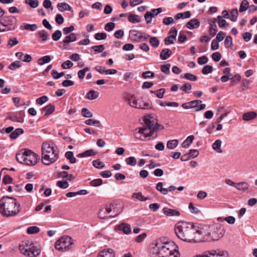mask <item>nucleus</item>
<instances>
[{
	"instance_id": "obj_1",
	"label": "nucleus",
	"mask_w": 257,
	"mask_h": 257,
	"mask_svg": "<svg viewBox=\"0 0 257 257\" xmlns=\"http://www.w3.org/2000/svg\"><path fill=\"white\" fill-rule=\"evenodd\" d=\"M174 230L179 238L189 242H200L203 234L200 227L187 222H178Z\"/></svg>"
},
{
	"instance_id": "obj_2",
	"label": "nucleus",
	"mask_w": 257,
	"mask_h": 257,
	"mask_svg": "<svg viewBox=\"0 0 257 257\" xmlns=\"http://www.w3.org/2000/svg\"><path fill=\"white\" fill-rule=\"evenodd\" d=\"M178 248L173 241L159 239L151 245L150 253L153 257H179Z\"/></svg>"
},
{
	"instance_id": "obj_3",
	"label": "nucleus",
	"mask_w": 257,
	"mask_h": 257,
	"mask_svg": "<svg viewBox=\"0 0 257 257\" xmlns=\"http://www.w3.org/2000/svg\"><path fill=\"white\" fill-rule=\"evenodd\" d=\"M21 205L16 199L4 196L0 199V213L6 217L16 216L20 211Z\"/></svg>"
},
{
	"instance_id": "obj_4",
	"label": "nucleus",
	"mask_w": 257,
	"mask_h": 257,
	"mask_svg": "<svg viewBox=\"0 0 257 257\" xmlns=\"http://www.w3.org/2000/svg\"><path fill=\"white\" fill-rule=\"evenodd\" d=\"M200 231L203 232L200 242L218 240L224 234V229L220 224L212 225L208 229L200 227Z\"/></svg>"
},
{
	"instance_id": "obj_5",
	"label": "nucleus",
	"mask_w": 257,
	"mask_h": 257,
	"mask_svg": "<svg viewBox=\"0 0 257 257\" xmlns=\"http://www.w3.org/2000/svg\"><path fill=\"white\" fill-rule=\"evenodd\" d=\"M41 150L42 162L44 165H49L55 162L58 158V152L54 149L52 143H44Z\"/></svg>"
},
{
	"instance_id": "obj_6",
	"label": "nucleus",
	"mask_w": 257,
	"mask_h": 257,
	"mask_svg": "<svg viewBox=\"0 0 257 257\" xmlns=\"http://www.w3.org/2000/svg\"><path fill=\"white\" fill-rule=\"evenodd\" d=\"M16 159L21 164L28 166H34L38 162L39 156L30 150L24 149L17 154Z\"/></svg>"
},
{
	"instance_id": "obj_7",
	"label": "nucleus",
	"mask_w": 257,
	"mask_h": 257,
	"mask_svg": "<svg viewBox=\"0 0 257 257\" xmlns=\"http://www.w3.org/2000/svg\"><path fill=\"white\" fill-rule=\"evenodd\" d=\"M142 127L147 130L146 131L150 133V136H155L157 134L155 133L156 132L164 129V126L158 123L157 117L153 114H149L145 116Z\"/></svg>"
},
{
	"instance_id": "obj_8",
	"label": "nucleus",
	"mask_w": 257,
	"mask_h": 257,
	"mask_svg": "<svg viewBox=\"0 0 257 257\" xmlns=\"http://www.w3.org/2000/svg\"><path fill=\"white\" fill-rule=\"evenodd\" d=\"M19 250L23 254L29 257H35L40 253L37 247L29 240L22 241L19 245Z\"/></svg>"
},
{
	"instance_id": "obj_9",
	"label": "nucleus",
	"mask_w": 257,
	"mask_h": 257,
	"mask_svg": "<svg viewBox=\"0 0 257 257\" xmlns=\"http://www.w3.org/2000/svg\"><path fill=\"white\" fill-rule=\"evenodd\" d=\"M126 101L130 106L142 109H149L152 108V104L149 102H144L142 98H139L135 95L127 96Z\"/></svg>"
},
{
	"instance_id": "obj_10",
	"label": "nucleus",
	"mask_w": 257,
	"mask_h": 257,
	"mask_svg": "<svg viewBox=\"0 0 257 257\" xmlns=\"http://www.w3.org/2000/svg\"><path fill=\"white\" fill-rule=\"evenodd\" d=\"M129 35L132 40L137 42L146 41L150 38L149 34L135 30L130 31Z\"/></svg>"
},
{
	"instance_id": "obj_11",
	"label": "nucleus",
	"mask_w": 257,
	"mask_h": 257,
	"mask_svg": "<svg viewBox=\"0 0 257 257\" xmlns=\"http://www.w3.org/2000/svg\"><path fill=\"white\" fill-rule=\"evenodd\" d=\"M3 21L7 30L12 31L15 29L17 25V20L14 16H6L3 18Z\"/></svg>"
},
{
	"instance_id": "obj_12",
	"label": "nucleus",
	"mask_w": 257,
	"mask_h": 257,
	"mask_svg": "<svg viewBox=\"0 0 257 257\" xmlns=\"http://www.w3.org/2000/svg\"><path fill=\"white\" fill-rule=\"evenodd\" d=\"M146 128L143 127H140L139 130L135 133V137L136 139L144 141L147 138L151 137L150 133L146 131ZM157 136V134H156L155 136H152L153 138H156Z\"/></svg>"
},
{
	"instance_id": "obj_13",
	"label": "nucleus",
	"mask_w": 257,
	"mask_h": 257,
	"mask_svg": "<svg viewBox=\"0 0 257 257\" xmlns=\"http://www.w3.org/2000/svg\"><path fill=\"white\" fill-rule=\"evenodd\" d=\"M202 254L203 257H227V255L223 251L218 250L212 249L206 250Z\"/></svg>"
},
{
	"instance_id": "obj_14",
	"label": "nucleus",
	"mask_w": 257,
	"mask_h": 257,
	"mask_svg": "<svg viewBox=\"0 0 257 257\" xmlns=\"http://www.w3.org/2000/svg\"><path fill=\"white\" fill-rule=\"evenodd\" d=\"M111 211V209L110 207H106L100 209L98 213V216L99 218L102 219H107L108 218H111L114 217L117 215V214H115L113 216H109L108 217L107 216V215Z\"/></svg>"
},
{
	"instance_id": "obj_15",
	"label": "nucleus",
	"mask_w": 257,
	"mask_h": 257,
	"mask_svg": "<svg viewBox=\"0 0 257 257\" xmlns=\"http://www.w3.org/2000/svg\"><path fill=\"white\" fill-rule=\"evenodd\" d=\"M162 211L163 213L168 217H178L180 215V212L176 209H173L168 207H164Z\"/></svg>"
},
{
	"instance_id": "obj_16",
	"label": "nucleus",
	"mask_w": 257,
	"mask_h": 257,
	"mask_svg": "<svg viewBox=\"0 0 257 257\" xmlns=\"http://www.w3.org/2000/svg\"><path fill=\"white\" fill-rule=\"evenodd\" d=\"M116 229L118 230H121L126 234H128L131 232V226L128 224L122 223L116 227Z\"/></svg>"
},
{
	"instance_id": "obj_17",
	"label": "nucleus",
	"mask_w": 257,
	"mask_h": 257,
	"mask_svg": "<svg viewBox=\"0 0 257 257\" xmlns=\"http://www.w3.org/2000/svg\"><path fill=\"white\" fill-rule=\"evenodd\" d=\"M97 257H115V253L111 248H108L101 251Z\"/></svg>"
},
{
	"instance_id": "obj_18",
	"label": "nucleus",
	"mask_w": 257,
	"mask_h": 257,
	"mask_svg": "<svg viewBox=\"0 0 257 257\" xmlns=\"http://www.w3.org/2000/svg\"><path fill=\"white\" fill-rule=\"evenodd\" d=\"M16 56L20 60L25 62H30L32 60V57L29 54L24 55L23 52H19L16 53Z\"/></svg>"
},
{
	"instance_id": "obj_19",
	"label": "nucleus",
	"mask_w": 257,
	"mask_h": 257,
	"mask_svg": "<svg viewBox=\"0 0 257 257\" xmlns=\"http://www.w3.org/2000/svg\"><path fill=\"white\" fill-rule=\"evenodd\" d=\"M216 19H213L210 20L211 23L209 24V34L212 36H214L217 32V26L215 24Z\"/></svg>"
},
{
	"instance_id": "obj_20",
	"label": "nucleus",
	"mask_w": 257,
	"mask_h": 257,
	"mask_svg": "<svg viewBox=\"0 0 257 257\" xmlns=\"http://www.w3.org/2000/svg\"><path fill=\"white\" fill-rule=\"evenodd\" d=\"M200 26L199 21L196 19H193L190 20L186 24V27L189 29L197 28Z\"/></svg>"
},
{
	"instance_id": "obj_21",
	"label": "nucleus",
	"mask_w": 257,
	"mask_h": 257,
	"mask_svg": "<svg viewBox=\"0 0 257 257\" xmlns=\"http://www.w3.org/2000/svg\"><path fill=\"white\" fill-rule=\"evenodd\" d=\"M55 248L59 251H63L64 248V238L63 236L60 237L55 243Z\"/></svg>"
},
{
	"instance_id": "obj_22",
	"label": "nucleus",
	"mask_w": 257,
	"mask_h": 257,
	"mask_svg": "<svg viewBox=\"0 0 257 257\" xmlns=\"http://www.w3.org/2000/svg\"><path fill=\"white\" fill-rule=\"evenodd\" d=\"M74 241L71 236H65V251L71 250L73 248Z\"/></svg>"
},
{
	"instance_id": "obj_23",
	"label": "nucleus",
	"mask_w": 257,
	"mask_h": 257,
	"mask_svg": "<svg viewBox=\"0 0 257 257\" xmlns=\"http://www.w3.org/2000/svg\"><path fill=\"white\" fill-rule=\"evenodd\" d=\"M257 115V114L254 111H249L244 113L242 115V119L245 121H249L254 118Z\"/></svg>"
},
{
	"instance_id": "obj_24",
	"label": "nucleus",
	"mask_w": 257,
	"mask_h": 257,
	"mask_svg": "<svg viewBox=\"0 0 257 257\" xmlns=\"http://www.w3.org/2000/svg\"><path fill=\"white\" fill-rule=\"evenodd\" d=\"M172 51L169 49H164L160 53V57L162 60H166L172 54Z\"/></svg>"
},
{
	"instance_id": "obj_25",
	"label": "nucleus",
	"mask_w": 257,
	"mask_h": 257,
	"mask_svg": "<svg viewBox=\"0 0 257 257\" xmlns=\"http://www.w3.org/2000/svg\"><path fill=\"white\" fill-rule=\"evenodd\" d=\"M249 187V184L245 182H242L236 183L235 188L238 190L245 191L247 190Z\"/></svg>"
},
{
	"instance_id": "obj_26",
	"label": "nucleus",
	"mask_w": 257,
	"mask_h": 257,
	"mask_svg": "<svg viewBox=\"0 0 257 257\" xmlns=\"http://www.w3.org/2000/svg\"><path fill=\"white\" fill-rule=\"evenodd\" d=\"M55 109V106L54 105L49 104L46 106L43 107L42 109V110L44 112H45L44 115H49L51 114H52Z\"/></svg>"
},
{
	"instance_id": "obj_27",
	"label": "nucleus",
	"mask_w": 257,
	"mask_h": 257,
	"mask_svg": "<svg viewBox=\"0 0 257 257\" xmlns=\"http://www.w3.org/2000/svg\"><path fill=\"white\" fill-rule=\"evenodd\" d=\"M197 102H202V101L201 100H195L189 102L184 103L182 104V107L184 109L193 108L195 106L194 104Z\"/></svg>"
},
{
	"instance_id": "obj_28",
	"label": "nucleus",
	"mask_w": 257,
	"mask_h": 257,
	"mask_svg": "<svg viewBox=\"0 0 257 257\" xmlns=\"http://www.w3.org/2000/svg\"><path fill=\"white\" fill-rule=\"evenodd\" d=\"M222 142L220 140H217L212 145V148L214 150L219 153H222V150L221 149Z\"/></svg>"
},
{
	"instance_id": "obj_29",
	"label": "nucleus",
	"mask_w": 257,
	"mask_h": 257,
	"mask_svg": "<svg viewBox=\"0 0 257 257\" xmlns=\"http://www.w3.org/2000/svg\"><path fill=\"white\" fill-rule=\"evenodd\" d=\"M194 139V137L193 135L188 136L186 140L183 142L182 146L183 148H187L192 143Z\"/></svg>"
},
{
	"instance_id": "obj_30",
	"label": "nucleus",
	"mask_w": 257,
	"mask_h": 257,
	"mask_svg": "<svg viewBox=\"0 0 257 257\" xmlns=\"http://www.w3.org/2000/svg\"><path fill=\"white\" fill-rule=\"evenodd\" d=\"M65 158L69 160L71 164H74L76 162V159L74 156L73 152L67 151L65 153Z\"/></svg>"
},
{
	"instance_id": "obj_31",
	"label": "nucleus",
	"mask_w": 257,
	"mask_h": 257,
	"mask_svg": "<svg viewBox=\"0 0 257 257\" xmlns=\"http://www.w3.org/2000/svg\"><path fill=\"white\" fill-rule=\"evenodd\" d=\"M163 184L162 182H159L156 185V190L159 191L162 194L167 195L168 193L167 188H163Z\"/></svg>"
},
{
	"instance_id": "obj_32",
	"label": "nucleus",
	"mask_w": 257,
	"mask_h": 257,
	"mask_svg": "<svg viewBox=\"0 0 257 257\" xmlns=\"http://www.w3.org/2000/svg\"><path fill=\"white\" fill-rule=\"evenodd\" d=\"M99 96V92L93 90H90L87 94L86 97L90 100L96 99Z\"/></svg>"
},
{
	"instance_id": "obj_33",
	"label": "nucleus",
	"mask_w": 257,
	"mask_h": 257,
	"mask_svg": "<svg viewBox=\"0 0 257 257\" xmlns=\"http://www.w3.org/2000/svg\"><path fill=\"white\" fill-rule=\"evenodd\" d=\"M179 142L178 140H172L168 141L167 143V147L171 150L175 149L178 145Z\"/></svg>"
},
{
	"instance_id": "obj_34",
	"label": "nucleus",
	"mask_w": 257,
	"mask_h": 257,
	"mask_svg": "<svg viewBox=\"0 0 257 257\" xmlns=\"http://www.w3.org/2000/svg\"><path fill=\"white\" fill-rule=\"evenodd\" d=\"M22 66V63L19 61H15L11 63L9 66L8 68L12 71H15V70L20 68Z\"/></svg>"
},
{
	"instance_id": "obj_35",
	"label": "nucleus",
	"mask_w": 257,
	"mask_h": 257,
	"mask_svg": "<svg viewBox=\"0 0 257 257\" xmlns=\"http://www.w3.org/2000/svg\"><path fill=\"white\" fill-rule=\"evenodd\" d=\"M24 133L22 128H17L10 134V138L12 139H16L20 135Z\"/></svg>"
},
{
	"instance_id": "obj_36",
	"label": "nucleus",
	"mask_w": 257,
	"mask_h": 257,
	"mask_svg": "<svg viewBox=\"0 0 257 257\" xmlns=\"http://www.w3.org/2000/svg\"><path fill=\"white\" fill-rule=\"evenodd\" d=\"M51 59L50 56H45L38 60V63L40 65H43L46 63H48L50 62Z\"/></svg>"
},
{
	"instance_id": "obj_37",
	"label": "nucleus",
	"mask_w": 257,
	"mask_h": 257,
	"mask_svg": "<svg viewBox=\"0 0 257 257\" xmlns=\"http://www.w3.org/2000/svg\"><path fill=\"white\" fill-rule=\"evenodd\" d=\"M132 197L141 201H144L149 199V198L144 197L141 192L133 193Z\"/></svg>"
},
{
	"instance_id": "obj_38",
	"label": "nucleus",
	"mask_w": 257,
	"mask_h": 257,
	"mask_svg": "<svg viewBox=\"0 0 257 257\" xmlns=\"http://www.w3.org/2000/svg\"><path fill=\"white\" fill-rule=\"evenodd\" d=\"M149 42L151 45L155 48L158 47L160 44L159 40L156 37H150Z\"/></svg>"
},
{
	"instance_id": "obj_39",
	"label": "nucleus",
	"mask_w": 257,
	"mask_h": 257,
	"mask_svg": "<svg viewBox=\"0 0 257 257\" xmlns=\"http://www.w3.org/2000/svg\"><path fill=\"white\" fill-rule=\"evenodd\" d=\"M76 40V37L74 33H71L69 35L65 36V43L73 42Z\"/></svg>"
},
{
	"instance_id": "obj_40",
	"label": "nucleus",
	"mask_w": 257,
	"mask_h": 257,
	"mask_svg": "<svg viewBox=\"0 0 257 257\" xmlns=\"http://www.w3.org/2000/svg\"><path fill=\"white\" fill-rule=\"evenodd\" d=\"M181 78H184L188 80L195 81L197 80V77L190 73H185L184 76H181Z\"/></svg>"
},
{
	"instance_id": "obj_41",
	"label": "nucleus",
	"mask_w": 257,
	"mask_h": 257,
	"mask_svg": "<svg viewBox=\"0 0 257 257\" xmlns=\"http://www.w3.org/2000/svg\"><path fill=\"white\" fill-rule=\"evenodd\" d=\"M85 123L88 125H94L96 126H99L100 124V121L97 120L93 119H88L85 120Z\"/></svg>"
},
{
	"instance_id": "obj_42",
	"label": "nucleus",
	"mask_w": 257,
	"mask_h": 257,
	"mask_svg": "<svg viewBox=\"0 0 257 257\" xmlns=\"http://www.w3.org/2000/svg\"><path fill=\"white\" fill-rule=\"evenodd\" d=\"M40 229L38 227L33 226L28 227L27 230V232L29 234H32L38 233Z\"/></svg>"
},
{
	"instance_id": "obj_43",
	"label": "nucleus",
	"mask_w": 257,
	"mask_h": 257,
	"mask_svg": "<svg viewBox=\"0 0 257 257\" xmlns=\"http://www.w3.org/2000/svg\"><path fill=\"white\" fill-rule=\"evenodd\" d=\"M217 220L218 221L225 220L228 223L230 224H232L234 223L235 221V218L234 217H233V216H229L226 217H225V218H224L223 219H222L221 218H218L217 219Z\"/></svg>"
},
{
	"instance_id": "obj_44",
	"label": "nucleus",
	"mask_w": 257,
	"mask_h": 257,
	"mask_svg": "<svg viewBox=\"0 0 257 257\" xmlns=\"http://www.w3.org/2000/svg\"><path fill=\"white\" fill-rule=\"evenodd\" d=\"M126 163L130 166H135L137 164V160L134 157H130L125 159Z\"/></svg>"
},
{
	"instance_id": "obj_45",
	"label": "nucleus",
	"mask_w": 257,
	"mask_h": 257,
	"mask_svg": "<svg viewBox=\"0 0 257 257\" xmlns=\"http://www.w3.org/2000/svg\"><path fill=\"white\" fill-rule=\"evenodd\" d=\"M51 75L54 79H57L64 76V72H61L59 73L56 70H53L51 72Z\"/></svg>"
},
{
	"instance_id": "obj_46",
	"label": "nucleus",
	"mask_w": 257,
	"mask_h": 257,
	"mask_svg": "<svg viewBox=\"0 0 257 257\" xmlns=\"http://www.w3.org/2000/svg\"><path fill=\"white\" fill-rule=\"evenodd\" d=\"M74 176L72 174H69L65 171V189L67 188L69 185L67 182L68 181H72L74 179Z\"/></svg>"
},
{
	"instance_id": "obj_47",
	"label": "nucleus",
	"mask_w": 257,
	"mask_h": 257,
	"mask_svg": "<svg viewBox=\"0 0 257 257\" xmlns=\"http://www.w3.org/2000/svg\"><path fill=\"white\" fill-rule=\"evenodd\" d=\"M93 166L97 169H102L104 167V164L102 162L98 160H94L92 162Z\"/></svg>"
},
{
	"instance_id": "obj_48",
	"label": "nucleus",
	"mask_w": 257,
	"mask_h": 257,
	"mask_svg": "<svg viewBox=\"0 0 257 257\" xmlns=\"http://www.w3.org/2000/svg\"><path fill=\"white\" fill-rule=\"evenodd\" d=\"M102 180L101 179H97L92 180L90 182V184L93 187H97L100 186L102 184Z\"/></svg>"
},
{
	"instance_id": "obj_49",
	"label": "nucleus",
	"mask_w": 257,
	"mask_h": 257,
	"mask_svg": "<svg viewBox=\"0 0 257 257\" xmlns=\"http://www.w3.org/2000/svg\"><path fill=\"white\" fill-rule=\"evenodd\" d=\"M231 80V82L230 83V86H233L234 85V83H238L240 81L241 77L239 74H235L234 77H232L230 78Z\"/></svg>"
},
{
	"instance_id": "obj_50",
	"label": "nucleus",
	"mask_w": 257,
	"mask_h": 257,
	"mask_svg": "<svg viewBox=\"0 0 257 257\" xmlns=\"http://www.w3.org/2000/svg\"><path fill=\"white\" fill-rule=\"evenodd\" d=\"M232 45V39L230 36H227L224 41V46L225 48H229Z\"/></svg>"
},
{
	"instance_id": "obj_51",
	"label": "nucleus",
	"mask_w": 257,
	"mask_h": 257,
	"mask_svg": "<svg viewBox=\"0 0 257 257\" xmlns=\"http://www.w3.org/2000/svg\"><path fill=\"white\" fill-rule=\"evenodd\" d=\"M231 17L230 20L232 22L236 21L238 17V11L237 9H233L230 12Z\"/></svg>"
},
{
	"instance_id": "obj_52",
	"label": "nucleus",
	"mask_w": 257,
	"mask_h": 257,
	"mask_svg": "<svg viewBox=\"0 0 257 257\" xmlns=\"http://www.w3.org/2000/svg\"><path fill=\"white\" fill-rule=\"evenodd\" d=\"M89 70V68L88 67H85L84 69L80 70L78 72V76L79 79H83L85 73L86 72Z\"/></svg>"
},
{
	"instance_id": "obj_53",
	"label": "nucleus",
	"mask_w": 257,
	"mask_h": 257,
	"mask_svg": "<svg viewBox=\"0 0 257 257\" xmlns=\"http://www.w3.org/2000/svg\"><path fill=\"white\" fill-rule=\"evenodd\" d=\"M248 6V1H242L240 8H239V12H243L247 10Z\"/></svg>"
},
{
	"instance_id": "obj_54",
	"label": "nucleus",
	"mask_w": 257,
	"mask_h": 257,
	"mask_svg": "<svg viewBox=\"0 0 257 257\" xmlns=\"http://www.w3.org/2000/svg\"><path fill=\"white\" fill-rule=\"evenodd\" d=\"M213 70V67L210 65H205L202 69V73L203 74H208Z\"/></svg>"
},
{
	"instance_id": "obj_55",
	"label": "nucleus",
	"mask_w": 257,
	"mask_h": 257,
	"mask_svg": "<svg viewBox=\"0 0 257 257\" xmlns=\"http://www.w3.org/2000/svg\"><path fill=\"white\" fill-rule=\"evenodd\" d=\"M62 36V33L60 30H56L52 34V39L54 41H58Z\"/></svg>"
},
{
	"instance_id": "obj_56",
	"label": "nucleus",
	"mask_w": 257,
	"mask_h": 257,
	"mask_svg": "<svg viewBox=\"0 0 257 257\" xmlns=\"http://www.w3.org/2000/svg\"><path fill=\"white\" fill-rule=\"evenodd\" d=\"M19 43V41L16 38L9 39L8 43V46L12 47Z\"/></svg>"
},
{
	"instance_id": "obj_57",
	"label": "nucleus",
	"mask_w": 257,
	"mask_h": 257,
	"mask_svg": "<svg viewBox=\"0 0 257 257\" xmlns=\"http://www.w3.org/2000/svg\"><path fill=\"white\" fill-rule=\"evenodd\" d=\"M81 111L82 115L85 117H91L93 115L92 113L86 108H83Z\"/></svg>"
},
{
	"instance_id": "obj_58",
	"label": "nucleus",
	"mask_w": 257,
	"mask_h": 257,
	"mask_svg": "<svg viewBox=\"0 0 257 257\" xmlns=\"http://www.w3.org/2000/svg\"><path fill=\"white\" fill-rule=\"evenodd\" d=\"M48 100V97L47 96L44 95L42 97H40L36 99L37 103L42 105L44 104L45 102H47Z\"/></svg>"
},
{
	"instance_id": "obj_59",
	"label": "nucleus",
	"mask_w": 257,
	"mask_h": 257,
	"mask_svg": "<svg viewBox=\"0 0 257 257\" xmlns=\"http://www.w3.org/2000/svg\"><path fill=\"white\" fill-rule=\"evenodd\" d=\"M189 209L192 213L197 214L199 213L200 210L195 207L192 203H190L189 205Z\"/></svg>"
},
{
	"instance_id": "obj_60",
	"label": "nucleus",
	"mask_w": 257,
	"mask_h": 257,
	"mask_svg": "<svg viewBox=\"0 0 257 257\" xmlns=\"http://www.w3.org/2000/svg\"><path fill=\"white\" fill-rule=\"evenodd\" d=\"M38 34L39 35L40 38H42L43 41H45L47 39L48 34L47 33L44 31L42 30L38 32Z\"/></svg>"
},
{
	"instance_id": "obj_61",
	"label": "nucleus",
	"mask_w": 257,
	"mask_h": 257,
	"mask_svg": "<svg viewBox=\"0 0 257 257\" xmlns=\"http://www.w3.org/2000/svg\"><path fill=\"white\" fill-rule=\"evenodd\" d=\"M107 35L105 33H97L95 35V38L97 40H104L106 38Z\"/></svg>"
},
{
	"instance_id": "obj_62",
	"label": "nucleus",
	"mask_w": 257,
	"mask_h": 257,
	"mask_svg": "<svg viewBox=\"0 0 257 257\" xmlns=\"http://www.w3.org/2000/svg\"><path fill=\"white\" fill-rule=\"evenodd\" d=\"M162 12V9L160 8L158 9H152L150 12H149L153 17L157 16Z\"/></svg>"
},
{
	"instance_id": "obj_63",
	"label": "nucleus",
	"mask_w": 257,
	"mask_h": 257,
	"mask_svg": "<svg viewBox=\"0 0 257 257\" xmlns=\"http://www.w3.org/2000/svg\"><path fill=\"white\" fill-rule=\"evenodd\" d=\"M208 58L206 56H203L198 58L197 62L200 65H203L208 62Z\"/></svg>"
},
{
	"instance_id": "obj_64",
	"label": "nucleus",
	"mask_w": 257,
	"mask_h": 257,
	"mask_svg": "<svg viewBox=\"0 0 257 257\" xmlns=\"http://www.w3.org/2000/svg\"><path fill=\"white\" fill-rule=\"evenodd\" d=\"M212 58L215 62H218L221 58V55L219 52H214L212 54Z\"/></svg>"
}]
</instances>
